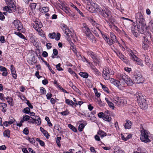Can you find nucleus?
Returning a JSON list of instances; mask_svg holds the SVG:
<instances>
[{
    "mask_svg": "<svg viewBox=\"0 0 153 153\" xmlns=\"http://www.w3.org/2000/svg\"><path fill=\"white\" fill-rule=\"evenodd\" d=\"M105 100L106 101L109 107L111 108H112V109H114V106L113 103L109 101L108 99L107 98H105Z\"/></svg>",
    "mask_w": 153,
    "mask_h": 153,
    "instance_id": "nucleus-20",
    "label": "nucleus"
},
{
    "mask_svg": "<svg viewBox=\"0 0 153 153\" xmlns=\"http://www.w3.org/2000/svg\"><path fill=\"white\" fill-rule=\"evenodd\" d=\"M95 26L96 28L99 31V32H100V33H102V31L100 29V25L97 23H96L95 25Z\"/></svg>",
    "mask_w": 153,
    "mask_h": 153,
    "instance_id": "nucleus-50",
    "label": "nucleus"
},
{
    "mask_svg": "<svg viewBox=\"0 0 153 153\" xmlns=\"http://www.w3.org/2000/svg\"><path fill=\"white\" fill-rule=\"evenodd\" d=\"M126 85H127L129 86H131L133 84V82L132 80L128 76L126 79Z\"/></svg>",
    "mask_w": 153,
    "mask_h": 153,
    "instance_id": "nucleus-17",
    "label": "nucleus"
},
{
    "mask_svg": "<svg viewBox=\"0 0 153 153\" xmlns=\"http://www.w3.org/2000/svg\"><path fill=\"white\" fill-rule=\"evenodd\" d=\"M35 26L38 28H41L42 27V24L41 22L36 21L35 22Z\"/></svg>",
    "mask_w": 153,
    "mask_h": 153,
    "instance_id": "nucleus-39",
    "label": "nucleus"
},
{
    "mask_svg": "<svg viewBox=\"0 0 153 153\" xmlns=\"http://www.w3.org/2000/svg\"><path fill=\"white\" fill-rule=\"evenodd\" d=\"M91 31L97 37H99V35L98 33L99 32L98 31H97L96 30L94 29L93 28H92V29H91Z\"/></svg>",
    "mask_w": 153,
    "mask_h": 153,
    "instance_id": "nucleus-42",
    "label": "nucleus"
},
{
    "mask_svg": "<svg viewBox=\"0 0 153 153\" xmlns=\"http://www.w3.org/2000/svg\"><path fill=\"white\" fill-rule=\"evenodd\" d=\"M102 76L105 80H108L110 79V76L108 68H104L102 72Z\"/></svg>",
    "mask_w": 153,
    "mask_h": 153,
    "instance_id": "nucleus-10",
    "label": "nucleus"
},
{
    "mask_svg": "<svg viewBox=\"0 0 153 153\" xmlns=\"http://www.w3.org/2000/svg\"><path fill=\"white\" fill-rule=\"evenodd\" d=\"M133 25H132V26L131 27V30L132 31H135L137 30V29H138V30L139 31V29L138 28L137 26H137L135 25V23L134 22H133Z\"/></svg>",
    "mask_w": 153,
    "mask_h": 153,
    "instance_id": "nucleus-25",
    "label": "nucleus"
},
{
    "mask_svg": "<svg viewBox=\"0 0 153 153\" xmlns=\"http://www.w3.org/2000/svg\"><path fill=\"white\" fill-rule=\"evenodd\" d=\"M117 53V56H118L121 59H122L125 56L122 54L120 51V52H118Z\"/></svg>",
    "mask_w": 153,
    "mask_h": 153,
    "instance_id": "nucleus-59",
    "label": "nucleus"
},
{
    "mask_svg": "<svg viewBox=\"0 0 153 153\" xmlns=\"http://www.w3.org/2000/svg\"><path fill=\"white\" fill-rule=\"evenodd\" d=\"M49 9L48 7H43L42 8L41 11L42 13H45L48 11Z\"/></svg>",
    "mask_w": 153,
    "mask_h": 153,
    "instance_id": "nucleus-41",
    "label": "nucleus"
},
{
    "mask_svg": "<svg viewBox=\"0 0 153 153\" xmlns=\"http://www.w3.org/2000/svg\"><path fill=\"white\" fill-rule=\"evenodd\" d=\"M136 21L137 23L138 28L139 31L141 34L145 35V33H148L146 36H150V34L148 32L147 27H146L145 21L144 19L143 16L141 13H138L136 15Z\"/></svg>",
    "mask_w": 153,
    "mask_h": 153,
    "instance_id": "nucleus-1",
    "label": "nucleus"
},
{
    "mask_svg": "<svg viewBox=\"0 0 153 153\" xmlns=\"http://www.w3.org/2000/svg\"><path fill=\"white\" fill-rule=\"evenodd\" d=\"M60 66L61 64L60 63H59L56 65V68L58 71H62L63 70V69Z\"/></svg>",
    "mask_w": 153,
    "mask_h": 153,
    "instance_id": "nucleus-45",
    "label": "nucleus"
},
{
    "mask_svg": "<svg viewBox=\"0 0 153 153\" xmlns=\"http://www.w3.org/2000/svg\"><path fill=\"white\" fill-rule=\"evenodd\" d=\"M107 41V43L109 45H112L113 43H114V41H113L111 39H109L108 38V39H107L106 41Z\"/></svg>",
    "mask_w": 153,
    "mask_h": 153,
    "instance_id": "nucleus-55",
    "label": "nucleus"
},
{
    "mask_svg": "<svg viewBox=\"0 0 153 153\" xmlns=\"http://www.w3.org/2000/svg\"><path fill=\"white\" fill-rule=\"evenodd\" d=\"M6 2L7 5L11 8L14 12L16 10V6L14 4L13 0H6Z\"/></svg>",
    "mask_w": 153,
    "mask_h": 153,
    "instance_id": "nucleus-11",
    "label": "nucleus"
},
{
    "mask_svg": "<svg viewBox=\"0 0 153 153\" xmlns=\"http://www.w3.org/2000/svg\"><path fill=\"white\" fill-rule=\"evenodd\" d=\"M133 81L136 83H142L143 81L142 76L140 72H135L132 76Z\"/></svg>",
    "mask_w": 153,
    "mask_h": 153,
    "instance_id": "nucleus-4",
    "label": "nucleus"
},
{
    "mask_svg": "<svg viewBox=\"0 0 153 153\" xmlns=\"http://www.w3.org/2000/svg\"><path fill=\"white\" fill-rule=\"evenodd\" d=\"M136 96L137 99V102L141 100L142 99V98H144L141 94H139V93H136Z\"/></svg>",
    "mask_w": 153,
    "mask_h": 153,
    "instance_id": "nucleus-26",
    "label": "nucleus"
},
{
    "mask_svg": "<svg viewBox=\"0 0 153 153\" xmlns=\"http://www.w3.org/2000/svg\"><path fill=\"white\" fill-rule=\"evenodd\" d=\"M135 62L137 64L141 66L143 65L142 60L138 58L137 60H136Z\"/></svg>",
    "mask_w": 153,
    "mask_h": 153,
    "instance_id": "nucleus-40",
    "label": "nucleus"
},
{
    "mask_svg": "<svg viewBox=\"0 0 153 153\" xmlns=\"http://www.w3.org/2000/svg\"><path fill=\"white\" fill-rule=\"evenodd\" d=\"M30 117L29 116L26 115L23 116V120H24V121H27L30 120Z\"/></svg>",
    "mask_w": 153,
    "mask_h": 153,
    "instance_id": "nucleus-54",
    "label": "nucleus"
},
{
    "mask_svg": "<svg viewBox=\"0 0 153 153\" xmlns=\"http://www.w3.org/2000/svg\"><path fill=\"white\" fill-rule=\"evenodd\" d=\"M83 33L85 34L88 39L91 42H93L94 40L95 37L91 33L89 28L84 24L82 28Z\"/></svg>",
    "mask_w": 153,
    "mask_h": 153,
    "instance_id": "nucleus-2",
    "label": "nucleus"
},
{
    "mask_svg": "<svg viewBox=\"0 0 153 153\" xmlns=\"http://www.w3.org/2000/svg\"><path fill=\"white\" fill-rule=\"evenodd\" d=\"M31 118L33 119V121H30V122H31L33 123L35 122V123L37 124L38 125H40L41 124V119L39 117L37 116L35 117V118L31 117Z\"/></svg>",
    "mask_w": 153,
    "mask_h": 153,
    "instance_id": "nucleus-13",
    "label": "nucleus"
},
{
    "mask_svg": "<svg viewBox=\"0 0 153 153\" xmlns=\"http://www.w3.org/2000/svg\"><path fill=\"white\" fill-rule=\"evenodd\" d=\"M114 103L118 106L124 104V100L121 99L119 97H116L114 98Z\"/></svg>",
    "mask_w": 153,
    "mask_h": 153,
    "instance_id": "nucleus-12",
    "label": "nucleus"
},
{
    "mask_svg": "<svg viewBox=\"0 0 153 153\" xmlns=\"http://www.w3.org/2000/svg\"><path fill=\"white\" fill-rule=\"evenodd\" d=\"M85 126V125L83 123L80 124L79 126L78 129L80 131H82L83 130L84 127Z\"/></svg>",
    "mask_w": 153,
    "mask_h": 153,
    "instance_id": "nucleus-34",
    "label": "nucleus"
},
{
    "mask_svg": "<svg viewBox=\"0 0 153 153\" xmlns=\"http://www.w3.org/2000/svg\"><path fill=\"white\" fill-rule=\"evenodd\" d=\"M56 35L55 32L50 33L48 34V36L51 39H53L55 38Z\"/></svg>",
    "mask_w": 153,
    "mask_h": 153,
    "instance_id": "nucleus-36",
    "label": "nucleus"
},
{
    "mask_svg": "<svg viewBox=\"0 0 153 153\" xmlns=\"http://www.w3.org/2000/svg\"><path fill=\"white\" fill-rule=\"evenodd\" d=\"M42 133L44 136L46 137L47 139L49 138V137L50 136V135L46 130H45V131H44Z\"/></svg>",
    "mask_w": 153,
    "mask_h": 153,
    "instance_id": "nucleus-51",
    "label": "nucleus"
},
{
    "mask_svg": "<svg viewBox=\"0 0 153 153\" xmlns=\"http://www.w3.org/2000/svg\"><path fill=\"white\" fill-rule=\"evenodd\" d=\"M148 44L146 43H143L142 44V47L143 48L144 50H146L147 48V47H148Z\"/></svg>",
    "mask_w": 153,
    "mask_h": 153,
    "instance_id": "nucleus-62",
    "label": "nucleus"
},
{
    "mask_svg": "<svg viewBox=\"0 0 153 153\" xmlns=\"http://www.w3.org/2000/svg\"><path fill=\"white\" fill-rule=\"evenodd\" d=\"M40 92L42 94H45L46 93V91L43 87L40 88Z\"/></svg>",
    "mask_w": 153,
    "mask_h": 153,
    "instance_id": "nucleus-52",
    "label": "nucleus"
},
{
    "mask_svg": "<svg viewBox=\"0 0 153 153\" xmlns=\"http://www.w3.org/2000/svg\"><path fill=\"white\" fill-rule=\"evenodd\" d=\"M97 134L100 135L101 138H103L107 135L106 133L102 130H100L97 132Z\"/></svg>",
    "mask_w": 153,
    "mask_h": 153,
    "instance_id": "nucleus-23",
    "label": "nucleus"
},
{
    "mask_svg": "<svg viewBox=\"0 0 153 153\" xmlns=\"http://www.w3.org/2000/svg\"><path fill=\"white\" fill-rule=\"evenodd\" d=\"M68 126L74 132L77 131V130L76 128L71 124H68Z\"/></svg>",
    "mask_w": 153,
    "mask_h": 153,
    "instance_id": "nucleus-37",
    "label": "nucleus"
},
{
    "mask_svg": "<svg viewBox=\"0 0 153 153\" xmlns=\"http://www.w3.org/2000/svg\"><path fill=\"white\" fill-rule=\"evenodd\" d=\"M102 89L104 90L105 91H106L107 92H108V88L106 87L105 85L102 84H100Z\"/></svg>",
    "mask_w": 153,
    "mask_h": 153,
    "instance_id": "nucleus-53",
    "label": "nucleus"
},
{
    "mask_svg": "<svg viewBox=\"0 0 153 153\" xmlns=\"http://www.w3.org/2000/svg\"><path fill=\"white\" fill-rule=\"evenodd\" d=\"M79 74L81 76L85 78H87L88 76V74L86 72H80Z\"/></svg>",
    "mask_w": 153,
    "mask_h": 153,
    "instance_id": "nucleus-28",
    "label": "nucleus"
},
{
    "mask_svg": "<svg viewBox=\"0 0 153 153\" xmlns=\"http://www.w3.org/2000/svg\"><path fill=\"white\" fill-rule=\"evenodd\" d=\"M4 136L7 137H10V131L9 129H7L4 131Z\"/></svg>",
    "mask_w": 153,
    "mask_h": 153,
    "instance_id": "nucleus-22",
    "label": "nucleus"
},
{
    "mask_svg": "<svg viewBox=\"0 0 153 153\" xmlns=\"http://www.w3.org/2000/svg\"><path fill=\"white\" fill-rule=\"evenodd\" d=\"M13 24L19 32H23L25 31V29L23 27L22 24L18 20H14L13 22Z\"/></svg>",
    "mask_w": 153,
    "mask_h": 153,
    "instance_id": "nucleus-5",
    "label": "nucleus"
},
{
    "mask_svg": "<svg viewBox=\"0 0 153 153\" xmlns=\"http://www.w3.org/2000/svg\"><path fill=\"white\" fill-rule=\"evenodd\" d=\"M129 55L130 56V59L135 62L138 58V57L134 54L133 53L131 50L130 51V52Z\"/></svg>",
    "mask_w": 153,
    "mask_h": 153,
    "instance_id": "nucleus-18",
    "label": "nucleus"
},
{
    "mask_svg": "<svg viewBox=\"0 0 153 153\" xmlns=\"http://www.w3.org/2000/svg\"><path fill=\"white\" fill-rule=\"evenodd\" d=\"M103 119L109 122L111 121V118L110 116L107 115H105L104 116Z\"/></svg>",
    "mask_w": 153,
    "mask_h": 153,
    "instance_id": "nucleus-30",
    "label": "nucleus"
},
{
    "mask_svg": "<svg viewBox=\"0 0 153 153\" xmlns=\"http://www.w3.org/2000/svg\"><path fill=\"white\" fill-rule=\"evenodd\" d=\"M23 133L25 134L26 135H27L28 134L29 131L28 130V128L27 127H26L25 128L23 131Z\"/></svg>",
    "mask_w": 153,
    "mask_h": 153,
    "instance_id": "nucleus-46",
    "label": "nucleus"
},
{
    "mask_svg": "<svg viewBox=\"0 0 153 153\" xmlns=\"http://www.w3.org/2000/svg\"><path fill=\"white\" fill-rule=\"evenodd\" d=\"M143 55L145 58V61L146 63V65L149 67L151 66V61L150 60L149 57L147 55Z\"/></svg>",
    "mask_w": 153,
    "mask_h": 153,
    "instance_id": "nucleus-15",
    "label": "nucleus"
},
{
    "mask_svg": "<svg viewBox=\"0 0 153 153\" xmlns=\"http://www.w3.org/2000/svg\"><path fill=\"white\" fill-rule=\"evenodd\" d=\"M65 103L67 104L70 106H73L75 105V103L71 100L66 99H65Z\"/></svg>",
    "mask_w": 153,
    "mask_h": 153,
    "instance_id": "nucleus-21",
    "label": "nucleus"
},
{
    "mask_svg": "<svg viewBox=\"0 0 153 153\" xmlns=\"http://www.w3.org/2000/svg\"><path fill=\"white\" fill-rule=\"evenodd\" d=\"M54 129L58 131H59L60 130L61 128L59 125L58 124H55L54 126Z\"/></svg>",
    "mask_w": 153,
    "mask_h": 153,
    "instance_id": "nucleus-48",
    "label": "nucleus"
},
{
    "mask_svg": "<svg viewBox=\"0 0 153 153\" xmlns=\"http://www.w3.org/2000/svg\"><path fill=\"white\" fill-rule=\"evenodd\" d=\"M36 4L35 3H33L31 4L30 7L32 10H33L35 9Z\"/></svg>",
    "mask_w": 153,
    "mask_h": 153,
    "instance_id": "nucleus-60",
    "label": "nucleus"
},
{
    "mask_svg": "<svg viewBox=\"0 0 153 153\" xmlns=\"http://www.w3.org/2000/svg\"><path fill=\"white\" fill-rule=\"evenodd\" d=\"M132 124V123L130 121L126 120V123L124 124V126L126 128L129 129L131 128Z\"/></svg>",
    "mask_w": 153,
    "mask_h": 153,
    "instance_id": "nucleus-14",
    "label": "nucleus"
},
{
    "mask_svg": "<svg viewBox=\"0 0 153 153\" xmlns=\"http://www.w3.org/2000/svg\"><path fill=\"white\" fill-rule=\"evenodd\" d=\"M60 114L63 116H66L69 114V112L68 110H66L65 111L61 112Z\"/></svg>",
    "mask_w": 153,
    "mask_h": 153,
    "instance_id": "nucleus-49",
    "label": "nucleus"
},
{
    "mask_svg": "<svg viewBox=\"0 0 153 153\" xmlns=\"http://www.w3.org/2000/svg\"><path fill=\"white\" fill-rule=\"evenodd\" d=\"M30 109L28 107H26L24 108L22 112L28 114L30 112Z\"/></svg>",
    "mask_w": 153,
    "mask_h": 153,
    "instance_id": "nucleus-43",
    "label": "nucleus"
},
{
    "mask_svg": "<svg viewBox=\"0 0 153 153\" xmlns=\"http://www.w3.org/2000/svg\"><path fill=\"white\" fill-rule=\"evenodd\" d=\"M7 102L11 106H13L14 103L13 100L10 97V99L7 101Z\"/></svg>",
    "mask_w": 153,
    "mask_h": 153,
    "instance_id": "nucleus-44",
    "label": "nucleus"
},
{
    "mask_svg": "<svg viewBox=\"0 0 153 153\" xmlns=\"http://www.w3.org/2000/svg\"><path fill=\"white\" fill-rule=\"evenodd\" d=\"M108 19L109 21L113 24L115 22V20L113 17H112L111 16H110V18H108Z\"/></svg>",
    "mask_w": 153,
    "mask_h": 153,
    "instance_id": "nucleus-47",
    "label": "nucleus"
},
{
    "mask_svg": "<svg viewBox=\"0 0 153 153\" xmlns=\"http://www.w3.org/2000/svg\"><path fill=\"white\" fill-rule=\"evenodd\" d=\"M100 14L102 15L105 18H110L111 16V13L108 9L105 10L102 9L100 11Z\"/></svg>",
    "mask_w": 153,
    "mask_h": 153,
    "instance_id": "nucleus-9",
    "label": "nucleus"
},
{
    "mask_svg": "<svg viewBox=\"0 0 153 153\" xmlns=\"http://www.w3.org/2000/svg\"><path fill=\"white\" fill-rule=\"evenodd\" d=\"M14 33L18 36L19 37H20L22 39H23L25 40H27L25 37L24 36V35L22 34L19 32L15 31L14 32Z\"/></svg>",
    "mask_w": 153,
    "mask_h": 153,
    "instance_id": "nucleus-24",
    "label": "nucleus"
},
{
    "mask_svg": "<svg viewBox=\"0 0 153 153\" xmlns=\"http://www.w3.org/2000/svg\"><path fill=\"white\" fill-rule=\"evenodd\" d=\"M30 40L34 45H36V40L34 39V38L33 37H30Z\"/></svg>",
    "mask_w": 153,
    "mask_h": 153,
    "instance_id": "nucleus-57",
    "label": "nucleus"
},
{
    "mask_svg": "<svg viewBox=\"0 0 153 153\" xmlns=\"http://www.w3.org/2000/svg\"><path fill=\"white\" fill-rule=\"evenodd\" d=\"M91 69L94 71V74L97 76H101V73L94 66H92L91 67Z\"/></svg>",
    "mask_w": 153,
    "mask_h": 153,
    "instance_id": "nucleus-19",
    "label": "nucleus"
},
{
    "mask_svg": "<svg viewBox=\"0 0 153 153\" xmlns=\"http://www.w3.org/2000/svg\"><path fill=\"white\" fill-rule=\"evenodd\" d=\"M63 31L68 37L70 36V35H71V32L69 29H66V30H63Z\"/></svg>",
    "mask_w": 153,
    "mask_h": 153,
    "instance_id": "nucleus-29",
    "label": "nucleus"
},
{
    "mask_svg": "<svg viewBox=\"0 0 153 153\" xmlns=\"http://www.w3.org/2000/svg\"><path fill=\"white\" fill-rule=\"evenodd\" d=\"M149 41L148 38L146 37H144V40L143 41V43L148 44Z\"/></svg>",
    "mask_w": 153,
    "mask_h": 153,
    "instance_id": "nucleus-63",
    "label": "nucleus"
},
{
    "mask_svg": "<svg viewBox=\"0 0 153 153\" xmlns=\"http://www.w3.org/2000/svg\"><path fill=\"white\" fill-rule=\"evenodd\" d=\"M140 105H144L145 106L146 103V100L144 99V98H142V99L137 102Z\"/></svg>",
    "mask_w": 153,
    "mask_h": 153,
    "instance_id": "nucleus-31",
    "label": "nucleus"
},
{
    "mask_svg": "<svg viewBox=\"0 0 153 153\" xmlns=\"http://www.w3.org/2000/svg\"><path fill=\"white\" fill-rule=\"evenodd\" d=\"M61 137H57L56 138V143L57 144V146L59 147H60L61 144H60V140H61Z\"/></svg>",
    "mask_w": 153,
    "mask_h": 153,
    "instance_id": "nucleus-38",
    "label": "nucleus"
},
{
    "mask_svg": "<svg viewBox=\"0 0 153 153\" xmlns=\"http://www.w3.org/2000/svg\"><path fill=\"white\" fill-rule=\"evenodd\" d=\"M26 100L27 101L26 104H27L28 106L29 107V108H30L31 109L33 108V105H31V104L30 103V101L27 100Z\"/></svg>",
    "mask_w": 153,
    "mask_h": 153,
    "instance_id": "nucleus-56",
    "label": "nucleus"
},
{
    "mask_svg": "<svg viewBox=\"0 0 153 153\" xmlns=\"http://www.w3.org/2000/svg\"><path fill=\"white\" fill-rule=\"evenodd\" d=\"M140 139L144 143H149L151 140L149 139V133L147 131L143 129L141 131Z\"/></svg>",
    "mask_w": 153,
    "mask_h": 153,
    "instance_id": "nucleus-3",
    "label": "nucleus"
},
{
    "mask_svg": "<svg viewBox=\"0 0 153 153\" xmlns=\"http://www.w3.org/2000/svg\"><path fill=\"white\" fill-rule=\"evenodd\" d=\"M11 72L13 78L15 79H16L17 77V74L16 71H13Z\"/></svg>",
    "mask_w": 153,
    "mask_h": 153,
    "instance_id": "nucleus-61",
    "label": "nucleus"
},
{
    "mask_svg": "<svg viewBox=\"0 0 153 153\" xmlns=\"http://www.w3.org/2000/svg\"><path fill=\"white\" fill-rule=\"evenodd\" d=\"M110 82L112 84L117 87L119 89H121L123 87L122 85H123L122 83H120V82L117 80L111 78L110 79Z\"/></svg>",
    "mask_w": 153,
    "mask_h": 153,
    "instance_id": "nucleus-7",
    "label": "nucleus"
},
{
    "mask_svg": "<svg viewBox=\"0 0 153 153\" xmlns=\"http://www.w3.org/2000/svg\"><path fill=\"white\" fill-rule=\"evenodd\" d=\"M128 76L125 74L118 73L117 75V77L120 80V82L123 85H126V81L128 77Z\"/></svg>",
    "mask_w": 153,
    "mask_h": 153,
    "instance_id": "nucleus-6",
    "label": "nucleus"
},
{
    "mask_svg": "<svg viewBox=\"0 0 153 153\" xmlns=\"http://www.w3.org/2000/svg\"><path fill=\"white\" fill-rule=\"evenodd\" d=\"M3 10H7V11L9 12L10 13H11L12 11H13V10H11V8L8 5L5 6L3 8Z\"/></svg>",
    "mask_w": 153,
    "mask_h": 153,
    "instance_id": "nucleus-35",
    "label": "nucleus"
},
{
    "mask_svg": "<svg viewBox=\"0 0 153 153\" xmlns=\"http://www.w3.org/2000/svg\"><path fill=\"white\" fill-rule=\"evenodd\" d=\"M72 7H74L76 10L77 11V12L80 15H81L83 17L84 16V15H83V13H82V12H81L80 10L78 9L77 7L75 5H74L73 4V6H72Z\"/></svg>",
    "mask_w": 153,
    "mask_h": 153,
    "instance_id": "nucleus-33",
    "label": "nucleus"
},
{
    "mask_svg": "<svg viewBox=\"0 0 153 153\" xmlns=\"http://www.w3.org/2000/svg\"><path fill=\"white\" fill-rule=\"evenodd\" d=\"M10 119L9 122V124H11L14 123V121H15V119L12 117H9Z\"/></svg>",
    "mask_w": 153,
    "mask_h": 153,
    "instance_id": "nucleus-58",
    "label": "nucleus"
},
{
    "mask_svg": "<svg viewBox=\"0 0 153 153\" xmlns=\"http://www.w3.org/2000/svg\"><path fill=\"white\" fill-rule=\"evenodd\" d=\"M0 41L2 43H4L5 42V40L3 36H0Z\"/></svg>",
    "mask_w": 153,
    "mask_h": 153,
    "instance_id": "nucleus-64",
    "label": "nucleus"
},
{
    "mask_svg": "<svg viewBox=\"0 0 153 153\" xmlns=\"http://www.w3.org/2000/svg\"><path fill=\"white\" fill-rule=\"evenodd\" d=\"M149 27L151 31L153 32V20H151L149 23Z\"/></svg>",
    "mask_w": 153,
    "mask_h": 153,
    "instance_id": "nucleus-32",
    "label": "nucleus"
},
{
    "mask_svg": "<svg viewBox=\"0 0 153 153\" xmlns=\"http://www.w3.org/2000/svg\"><path fill=\"white\" fill-rule=\"evenodd\" d=\"M61 6L62 7V8H61L65 13H68L69 12L68 10L69 9V7L65 6V4L63 5H61Z\"/></svg>",
    "mask_w": 153,
    "mask_h": 153,
    "instance_id": "nucleus-27",
    "label": "nucleus"
},
{
    "mask_svg": "<svg viewBox=\"0 0 153 153\" xmlns=\"http://www.w3.org/2000/svg\"><path fill=\"white\" fill-rule=\"evenodd\" d=\"M110 36L111 38V39L113 40V41H114V43H117L120 46L121 44L119 43L117 41L116 36L112 32H111L110 33Z\"/></svg>",
    "mask_w": 153,
    "mask_h": 153,
    "instance_id": "nucleus-16",
    "label": "nucleus"
},
{
    "mask_svg": "<svg viewBox=\"0 0 153 153\" xmlns=\"http://www.w3.org/2000/svg\"><path fill=\"white\" fill-rule=\"evenodd\" d=\"M87 53L88 55L90 56L93 59L94 62L97 64H99L100 63L99 59H98L96 54L91 51H88Z\"/></svg>",
    "mask_w": 153,
    "mask_h": 153,
    "instance_id": "nucleus-8",
    "label": "nucleus"
}]
</instances>
